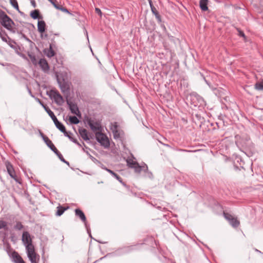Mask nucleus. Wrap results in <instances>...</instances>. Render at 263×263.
<instances>
[{"label": "nucleus", "mask_w": 263, "mask_h": 263, "mask_svg": "<svg viewBox=\"0 0 263 263\" xmlns=\"http://www.w3.org/2000/svg\"><path fill=\"white\" fill-rule=\"evenodd\" d=\"M48 1L49 2H50L57 9L60 10L62 12L67 13L68 14H70V13L69 12V11L67 9H66V8L63 7L60 5H58V4H57L55 3V2H56L55 0H48Z\"/></svg>", "instance_id": "2eb2a0df"}, {"label": "nucleus", "mask_w": 263, "mask_h": 263, "mask_svg": "<svg viewBox=\"0 0 263 263\" xmlns=\"http://www.w3.org/2000/svg\"><path fill=\"white\" fill-rule=\"evenodd\" d=\"M223 216L224 218L229 221L234 218V217L230 214L223 212Z\"/></svg>", "instance_id": "2f4dec72"}, {"label": "nucleus", "mask_w": 263, "mask_h": 263, "mask_svg": "<svg viewBox=\"0 0 263 263\" xmlns=\"http://www.w3.org/2000/svg\"><path fill=\"white\" fill-rule=\"evenodd\" d=\"M35 100L45 109V111L47 112L51 118H53L55 116L53 112L51 111L48 107L45 105L40 99L36 98Z\"/></svg>", "instance_id": "9d476101"}, {"label": "nucleus", "mask_w": 263, "mask_h": 263, "mask_svg": "<svg viewBox=\"0 0 263 263\" xmlns=\"http://www.w3.org/2000/svg\"><path fill=\"white\" fill-rule=\"evenodd\" d=\"M69 121L71 123L74 124H77L79 122V119L76 116H70L69 117Z\"/></svg>", "instance_id": "c756f323"}, {"label": "nucleus", "mask_w": 263, "mask_h": 263, "mask_svg": "<svg viewBox=\"0 0 263 263\" xmlns=\"http://www.w3.org/2000/svg\"><path fill=\"white\" fill-rule=\"evenodd\" d=\"M118 125L117 123L116 122H115L114 124H112L111 129L112 132H115L118 130Z\"/></svg>", "instance_id": "473e14b6"}, {"label": "nucleus", "mask_w": 263, "mask_h": 263, "mask_svg": "<svg viewBox=\"0 0 263 263\" xmlns=\"http://www.w3.org/2000/svg\"><path fill=\"white\" fill-rule=\"evenodd\" d=\"M255 88L257 90H263V79L261 82L255 84Z\"/></svg>", "instance_id": "c85d7f7f"}, {"label": "nucleus", "mask_w": 263, "mask_h": 263, "mask_svg": "<svg viewBox=\"0 0 263 263\" xmlns=\"http://www.w3.org/2000/svg\"><path fill=\"white\" fill-rule=\"evenodd\" d=\"M53 120L56 127L58 128L61 132H64L66 129L65 126L58 121L55 116L51 118Z\"/></svg>", "instance_id": "9b49d317"}, {"label": "nucleus", "mask_w": 263, "mask_h": 263, "mask_svg": "<svg viewBox=\"0 0 263 263\" xmlns=\"http://www.w3.org/2000/svg\"><path fill=\"white\" fill-rule=\"evenodd\" d=\"M51 93L55 102L59 105H62L64 103V99L60 93L57 90H51Z\"/></svg>", "instance_id": "0eeeda50"}, {"label": "nucleus", "mask_w": 263, "mask_h": 263, "mask_svg": "<svg viewBox=\"0 0 263 263\" xmlns=\"http://www.w3.org/2000/svg\"><path fill=\"white\" fill-rule=\"evenodd\" d=\"M31 4L34 8L36 7V3L34 0H31Z\"/></svg>", "instance_id": "c03bdc74"}, {"label": "nucleus", "mask_w": 263, "mask_h": 263, "mask_svg": "<svg viewBox=\"0 0 263 263\" xmlns=\"http://www.w3.org/2000/svg\"><path fill=\"white\" fill-rule=\"evenodd\" d=\"M150 7L151 8L152 12L155 15L156 18L158 21V22H160L161 21V16L159 15L158 12L157 11V10H156V9L155 8L153 4H151V5H150Z\"/></svg>", "instance_id": "aec40b11"}, {"label": "nucleus", "mask_w": 263, "mask_h": 263, "mask_svg": "<svg viewBox=\"0 0 263 263\" xmlns=\"http://www.w3.org/2000/svg\"><path fill=\"white\" fill-rule=\"evenodd\" d=\"M22 240L24 245L26 247V249L28 250V247L30 246L32 248H34L32 244V239L31 236L28 232L24 231L22 234Z\"/></svg>", "instance_id": "423d86ee"}, {"label": "nucleus", "mask_w": 263, "mask_h": 263, "mask_svg": "<svg viewBox=\"0 0 263 263\" xmlns=\"http://www.w3.org/2000/svg\"><path fill=\"white\" fill-rule=\"evenodd\" d=\"M6 166L7 168V172L10 177L14 179L16 182H19L12 164L10 162H6Z\"/></svg>", "instance_id": "6e6552de"}, {"label": "nucleus", "mask_w": 263, "mask_h": 263, "mask_svg": "<svg viewBox=\"0 0 263 263\" xmlns=\"http://www.w3.org/2000/svg\"><path fill=\"white\" fill-rule=\"evenodd\" d=\"M67 104L69 106L71 113L77 116H79L80 115L79 108L76 104L72 103V102L67 101Z\"/></svg>", "instance_id": "1a4fd4ad"}, {"label": "nucleus", "mask_w": 263, "mask_h": 263, "mask_svg": "<svg viewBox=\"0 0 263 263\" xmlns=\"http://www.w3.org/2000/svg\"><path fill=\"white\" fill-rule=\"evenodd\" d=\"M71 141H72L73 143L77 144V145H78L79 146H81V144L79 143V142L77 141V139H74V138H72V140H71Z\"/></svg>", "instance_id": "79ce46f5"}, {"label": "nucleus", "mask_w": 263, "mask_h": 263, "mask_svg": "<svg viewBox=\"0 0 263 263\" xmlns=\"http://www.w3.org/2000/svg\"><path fill=\"white\" fill-rule=\"evenodd\" d=\"M28 55L29 57V58L30 59V60H31V62L33 63V64L34 65H36L37 64V60H36V57H35V55H34V54L32 52H28Z\"/></svg>", "instance_id": "4be33fe9"}, {"label": "nucleus", "mask_w": 263, "mask_h": 263, "mask_svg": "<svg viewBox=\"0 0 263 263\" xmlns=\"http://www.w3.org/2000/svg\"><path fill=\"white\" fill-rule=\"evenodd\" d=\"M147 1H148L149 5H151V4H153L152 0H147Z\"/></svg>", "instance_id": "3c124183"}, {"label": "nucleus", "mask_w": 263, "mask_h": 263, "mask_svg": "<svg viewBox=\"0 0 263 263\" xmlns=\"http://www.w3.org/2000/svg\"><path fill=\"white\" fill-rule=\"evenodd\" d=\"M58 82L62 92H65L68 90L69 86L67 82H65L64 81H63V82H61L58 79Z\"/></svg>", "instance_id": "f3484780"}, {"label": "nucleus", "mask_w": 263, "mask_h": 263, "mask_svg": "<svg viewBox=\"0 0 263 263\" xmlns=\"http://www.w3.org/2000/svg\"><path fill=\"white\" fill-rule=\"evenodd\" d=\"M236 29L237 30V31L238 32V35L240 36H242V37H245V33H243V31H242L241 30H240L239 28H236Z\"/></svg>", "instance_id": "58836bf2"}, {"label": "nucleus", "mask_w": 263, "mask_h": 263, "mask_svg": "<svg viewBox=\"0 0 263 263\" xmlns=\"http://www.w3.org/2000/svg\"><path fill=\"white\" fill-rule=\"evenodd\" d=\"M209 0H200L199 6L201 10L205 11L208 10V4Z\"/></svg>", "instance_id": "6ab92c4d"}, {"label": "nucleus", "mask_w": 263, "mask_h": 263, "mask_svg": "<svg viewBox=\"0 0 263 263\" xmlns=\"http://www.w3.org/2000/svg\"><path fill=\"white\" fill-rule=\"evenodd\" d=\"M163 145L166 147H170V145L168 144H163Z\"/></svg>", "instance_id": "603ef678"}, {"label": "nucleus", "mask_w": 263, "mask_h": 263, "mask_svg": "<svg viewBox=\"0 0 263 263\" xmlns=\"http://www.w3.org/2000/svg\"><path fill=\"white\" fill-rule=\"evenodd\" d=\"M103 170H105L107 171V170H108V168H107V167H106L104 165H102V166L101 167Z\"/></svg>", "instance_id": "8fccbe9b"}, {"label": "nucleus", "mask_w": 263, "mask_h": 263, "mask_svg": "<svg viewBox=\"0 0 263 263\" xmlns=\"http://www.w3.org/2000/svg\"><path fill=\"white\" fill-rule=\"evenodd\" d=\"M112 133L115 139H118L120 138V134L118 130L113 132Z\"/></svg>", "instance_id": "f704fd0d"}, {"label": "nucleus", "mask_w": 263, "mask_h": 263, "mask_svg": "<svg viewBox=\"0 0 263 263\" xmlns=\"http://www.w3.org/2000/svg\"><path fill=\"white\" fill-rule=\"evenodd\" d=\"M29 92H30V93L31 95V96H32V97H33V96L31 94V91H30V90L29 91Z\"/></svg>", "instance_id": "5fc2aeb1"}, {"label": "nucleus", "mask_w": 263, "mask_h": 263, "mask_svg": "<svg viewBox=\"0 0 263 263\" xmlns=\"http://www.w3.org/2000/svg\"><path fill=\"white\" fill-rule=\"evenodd\" d=\"M46 24L44 21H39L37 23V30L39 32L43 33L45 31Z\"/></svg>", "instance_id": "a211bd4d"}, {"label": "nucleus", "mask_w": 263, "mask_h": 263, "mask_svg": "<svg viewBox=\"0 0 263 263\" xmlns=\"http://www.w3.org/2000/svg\"><path fill=\"white\" fill-rule=\"evenodd\" d=\"M66 210V208H65L62 206H58L57 212H56V215L58 216H61Z\"/></svg>", "instance_id": "393cba45"}, {"label": "nucleus", "mask_w": 263, "mask_h": 263, "mask_svg": "<svg viewBox=\"0 0 263 263\" xmlns=\"http://www.w3.org/2000/svg\"><path fill=\"white\" fill-rule=\"evenodd\" d=\"M27 256L31 263H38L40 256L35 252L34 248L30 246L26 250Z\"/></svg>", "instance_id": "39448f33"}, {"label": "nucleus", "mask_w": 263, "mask_h": 263, "mask_svg": "<svg viewBox=\"0 0 263 263\" xmlns=\"http://www.w3.org/2000/svg\"><path fill=\"white\" fill-rule=\"evenodd\" d=\"M0 23L8 30L11 29L12 25L14 24L13 21L1 10H0Z\"/></svg>", "instance_id": "f03ea898"}, {"label": "nucleus", "mask_w": 263, "mask_h": 263, "mask_svg": "<svg viewBox=\"0 0 263 263\" xmlns=\"http://www.w3.org/2000/svg\"><path fill=\"white\" fill-rule=\"evenodd\" d=\"M107 172H108L109 173H110L113 176H116V173L110 169L107 170Z\"/></svg>", "instance_id": "37998d69"}, {"label": "nucleus", "mask_w": 263, "mask_h": 263, "mask_svg": "<svg viewBox=\"0 0 263 263\" xmlns=\"http://www.w3.org/2000/svg\"><path fill=\"white\" fill-rule=\"evenodd\" d=\"M3 30L2 29H0V32H2Z\"/></svg>", "instance_id": "4d7b16f0"}, {"label": "nucleus", "mask_w": 263, "mask_h": 263, "mask_svg": "<svg viewBox=\"0 0 263 263\" xmlns=\"http://www.w3.org/2000/svg\"><path fill=\"white\" fill-rule=\"evenodd\" d=\"M18 54L23 59H24L25 60L27 61V62H29V60L28 58L26 57V55L22 53H18Z\"/></svg>", "instance_id": "c9c22d12"}, {"label": "nucleus", "mask_w": 263, "mask_h": 263, "mask_svg": "<svg viewBox=\"0 0 263 263\" xmlns=\"http://www.w3.org/2000/svg\"><path fill=\"white\" fill-rule=\"evenodd\" d=\"M11 5L16 10H18V5L16 0H10Z\"/></svg>", "instance_id": "7c9ffc66"}, {"label": "nucleus", "mask_w": 263, "mask_h": 263, "mask_svg": "<svg viewBox=\"0 0 263 263\" xmlns=\"http://www.w3.org/2000/svg\"><path fill=\"white\" fill-rule=\"evenodd\" d=\"M7 222L5 221H0V229L5 228L7 227Z\"/></svg>", "instance_id": "72a5a7b5"}, {"label": "nucleus", "mask_w": 263, "mask_h": 263, "mask_svg": "<svg viewBox=\"0 0 263 263\" xmlns=\"http://www.w3.org/2000/svg\"><path fill=\"white\" fill-rule=\"evenodd\" d=\"M96 138L97 141L104 147L108 148L109 146L110 143L108 139L105 134L99 132H96Z\"/></svg>", "instance_id": "7ed1b4c3"}, {"label": "nucleus", "mask_w": 263, "mask_h": 263, "mask_svg": "<svg viewBox=\"0 0 263 263\" xmlns=\"http://www.w3.org/2000/svg\"><path fill=\"white\" fill-rule=\"evenodd\" d=\"M7 43L10 45V47H13V46L11 45V43Z\"/></svg>", "instance_id": "864d4df0"}, {"label": "nucleus", "mask_w": 263, "mask_h": 263, "mask_svg": "<svg viewBox=\"0 0 263 263\" xmlns=\"http://www.w3.org/2000/svg\"><path fill=\"white\" fill-rule=\"evenodd\" d=\"M14 259L15 263H25L22 257L18 254H16L14 257Z\"/></svg>", "instance_id": "bb28decb"}, {"label": "nucleus", "mask_w": 263, "mask_h": 263, "mask_svg": "<svg viewBox=\"0 0 263 263\" xmlns=\"http://www.w3.org/2000/svg\"><path fill=\"white\" fill-rule=\"evenodd\" d=\"M79 133L80 136L83 138L85 141H88L90 140L87 131L85 128H80L79 129Z\"/></svg>", "instance_id": "4468645a"}, {"label": "nucleus", "mask_w": 263, "mask_h": 263, "mask_svg": "<svg viewBox=\"0 0 263 263\" xmlns=\"http://www.w3.org/2000/svg\"><path fill=\"white\" fill-rule=\"evenodd\" d=\"M63 133L64 134V136L68 137L70 140H72V137L70 136L71 133H69V134L65 130L64 132H63Z\"/></svg>", "instance_id": "e433bc0d"}, {"label": "nucleus", "mask_w": 263, "mask_h": 263, "mask_svg": "<svg viewBox=\"0 0 263 263\" xmlns=\"http://www.w3.org/2000/svg\"><path fill=\"white\" fill-rule=\"evenodd\" d=\"M96 11L97 13H98L101 14V11L100 9H99V8H96Z\"/></svg>", "instance_id": "49530a36"}, {"label": "nucleus", "mask_w": 263, "mask_h": 263, "mask_svg": "<svg viewBox=\"0 0 263 263\" xmlns=\"http://www.w3.org/2000/svg\"><path fill=\"white\" fill-rule=\"evenodd\" d=\"M41 136L43 138V140L46 143L47 145L51 149L52 151L53 149V148L55 147V146L52 143V141L46 136H44L43 134H41Z\"/></svg>", "instance_id": "dca6fc26"}, {"label": "nucleus", "mask_w": 263, "mask_h": 263, "mask_svg": "<svg viewBox=\"0 0 263 263\" xmlns=\"http://www.w3.org/2000/svg\"><path fill=\"white\" fill-rule=\"evenodd\" d=\"M85 122L89 125L90 129L94 132H99L102 129V127L99 121H95L90 118L87 117L85 119Z\"/></svg>", "instance_id": "20e7f679"}, {"label": "nucleus", "mask_w": 263, "mask_h": 263, "mask_svg": "<svg viewBox=\"0 0 263 263\" xmlns=\"http://www.w3.org/2000/svg\"><path fill=\"white\" fill-rule=\"evenodd\" d=\"M14 228L16 230H21L24 228V226L20 221H16Z\"/></svg>", "instance_id": "cd10ccee"}, {"label": "nucleus", "mask_w": 263, "mask_h": 263, "mask_svg": "<svg viewBox=\"0 0 263 263\" xmlns=\"http://www.w3.org/2000/svg\"><path fill=\"white\" fill-rule=\"evenodd\" d=\"M114 177L115 178H116L120 182L124 184V183L122 182V178L119 175H118L116 173V176H114Z\"/></svg>", "instance_id": "ea45409f"}, {"label": "nucleus", "mask_w": 263, "mask_h": 263, "mask_svg": "<svg viewBox=\"0 0 263 263\" xmlns=\"http://www.w3.org/2000/svg\"><path fill=\"white\" fill-rule=\"evenodd\" d=\"M256 252H260V251H258V250H256Z\"/></svg>", "instance_id": "6e6d98bb"}, {"label": "nucleus", "mask_w": 263, "mask_h": 263, "mask_svg": "<svg viewBox=\"0 0 263 263\" xmlns=\"http://www.w3.org/2000/svg\"><path fill=\"white\" fill-rule=\"evenodd\" d=\"M126 162L128 167L134 168L136 173H140L142 171L146 172L148 170V167L145 164H144V165L140 166L139 163L137 161H134L133 159H127Z\"/></svg>", "instance_id": "f257e3e1"}, {"label": "nucleus", "mask_w": 263, "mask_h": 263, "mask_svg": "<svg viewBox=\"0 0 263 263\" xmlns=\"http://www.w3.org/2000/svg\"><path fill=\"white\" fill-rule=\"evenodd\" d=\"M179 151H183V152H191V151H187V150L182 149H179Z\"/></svg>", "instance_id": "de8ad7c7"}, {"label": "nucleus", "mask_w": 263, "mask_h": 263, "mask_svg": "<svg viewBox=\"0 0 263 263\" xmlns=\"http://www.w3.org/2000/svg\"><path fill=\"white\" fill-rule=\"evenodd\" d=\"M75 214L77 216L79 217L86 226V218L83 212L79 209H77L75 210Z\"/></svg>", "instance_id": "ddd939ff"}, {"label": "nucleus", "mask_w": 263, "mask_h": 263, "mask_svg": "<svg viewBox=\"0 0 263 263\" xmlns=\"http://www.w3.org/2000/svg\"><path fill=\"white\" fill-rule=\"evenodd\" d=\"M40 12L39 10H34L30 13L31 17L33 19H37L39 17Z\"/></svg>", "instance_id": "a878e982"}, {"label": "nucleus", "mask_w": 263, "mask_h": 263, "mask_svg": "<svg viewBox=\"0 0 263 263\" xmlns=\"http://www.w3.org/2000/svg\"><path fill=\"white\" fill-rule=\"evenodd\" d=\"M193 97L196 98L197 99H198V101L201 103L203 101V99L202 98L200 97L199 96H198L197 94H195L193 95Z\"/></svg>", "instance_id": "4c0bfd02"}, {"label": "nucleus", "mask_w": 263, "mask_h": 263, "mask_svg": "<svg viewBox=\"0 0 263 263\" xmlns=\"http://www.w3.org/2000/svg\"><path fill=\"white\" fill-rule=\"evenodd\" d=\"M63 162L64 163H65L67 164V165H69V163L68 161H66L65 159H64V160H63Z\"/></svg>", "instance_id": "09e8293b"}, {"label": "nucleus", "mask_w": 263, "mask_h": 263, "mask_svg": "<svg viewBox=\"0 0 263 263\" xmlns=\"http://www.w3.org/2000/svg\"><path fill=\"white\" fill-rule=\"evenodd\" d=\"M44 53L46 55V56L49 58H51V57H53L55 54L51 45L50 46V48L49 49L44 50Z\"/></svg>", "instance_id": "412c9836"}, {"label": "nucleus", "mask_w": 263, "mask_h": 263, "mask_svg": "<svg viewBox=\"0 0 263 263\" xmlns=\"http://www.w3.org/2000/svg\"><path fill=\"white\" fill-rule=\"evenodd\" d=\"M52 151L57 155V156L61 154L60 152L55 147H54Z\"/></svg>", "instance_id": "a19ab883"}, {"label": "nucleus", "mask_w": 263, "mask_h": 263, "mask_svg": "<svg viewBox=\"0 0 263 263\" xmlns=\"http://www.w3.org/2000/svg\"><path fill=\"white\" fill-rule=\"evenodd\" d=\"M0 37L2 39V40L6 43H8L7 39H9V40H11L8 37L7 34L6 33L5 31H3L2 32H0Z\"/></svg>", "instance_id": "b1692460"}, {"label": "nucleus", "mask_w": 263, "mask_h": 263, "mask_svg": "<svg viewBox=\"0 0 263 263\" xmlns=\"http://www.w3.org/2000/svg\"><path fill=\"white\" fill-rule=\"evenodd\" d=\"M230 224L234 228H237L238 227L239 224L240 222L236 218H233L231 220L229 221Z\"/></svg>", "instance_id": "5701e85b"}, {"label": "nucleus", "mask_w": 263, "mask_h": 263, "mask_svg": "<svg viewBox=\"0 0 263 263\" xmlns=\"http://www.w3.org/2000/svg\"><path fill=\"white\" fill-rule=\"evenodd\" d=\"M39 64L44 71L46 72L48 71L49 67L47 61L45 59H40Z\"/></svg>", "instance_id": "f8f14e48"}, {"label": "nucleus", "mask_w": 263, "mask_h": 263, "mask_svg": "<svg viewBox=\"0 0 263 263\" xmlns=\"http://www.w3.org/2000/svg\"><path fill=\"white\" fill-rule=\"evenodd\" d=\"M58 157L60 159V160L62 162H63V160H64V158H63V157L61 154L60 155H59Z\"/></svg>", "instance_id": "a18cd8bd"}]
</instances>
